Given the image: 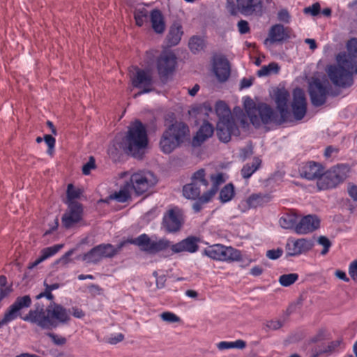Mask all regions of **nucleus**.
<instances>
[{
  "label": "nucleus",
  "mask_w": 357,
  "mask_h": 357,
  "mask_svg": "<svg viewBox=\"0 0 357 357\" xmlns=\"http://www.w3.org/2000/svg\"><path fill=\"white\" fill-rule=\"evenodd\" d=\"M183 34V27L180 23H174L167 35V40L170 45L174 46L179 43Z\"/></svg>",
  "instance_id": "obj_31"
},
{
  "label": "nucleus",
  "mask_w": 357,
  "mask_h": 357,
  "mask_svg": "<svg viewBox=\"0 0 357 357\" xmlns=\"http://www.w3.org/2000/svg\"><path fill=\"white\" fill-rule=\"evenodd\" d=\"M184 220L183 211L178 207H174L164 215L162 225L167 231L176 232L181 229Z\"/></svg>",
  "instance_id": "obj_13"
},
{
  "label": "nucleus",
  "mask_w": 357,
  "mask_h": 357,
  "mask_svg": "<svg viewBox=\"0 0 357 357\" xmlns=\"http://www.w3.org/2000/svg\"><path fill=\"white\" fill-rule=\"evenodd\" d=\"M119 176L122 178L129 177L128 183L138 195L149 192L158 183L157 177L149 171H137L132 174L124 172Z\"/></svg>",
  "instance_id": "obj_5"
},
{
  "label": "nucleus",
  "mask_w": 357,
  "mask_h": 357,
  "mask_svg": "<svg viewBox=\"0 0 357 357\" xmlns=\"http://www.w3.org/2000/svg\"><path fill=\"white\" fill-rule=\"evenodd\" d=\"M294 99L291 104L292 112L295 119L301 120L306 114L307 104L304 91L301 89L294 91Z\"/></svg>",
  "instance_id": "obj_18"
},
{
  "label": "nucleus",
  "mask_w": 357,
  "mask_h": 357,
  "mask_svg": "<svg viewBox=\"0 0 357 357\" xmlns=\"http://www.w3.org/2000/svg\"><path fill=\"white\" fill-rule=\"evenodd\" d=\"M348 193L354 201L357 202V186L351 185L348 188Z\"/></svg>",
  "instance_id": "obj_60"
},
{
  "label": "nucleus",
  "mask_w": 357,
  "mask_h": 357,
  "mask_svg": "<svg viewBox=\"0 0 357 357\" xmlns=\"http://www.w3.org/2000/svg\"><path fill=\"white\" fill-rule=\"evenodd\" d=\"M280 225L284 229H294L296 225V216L294 214L287 213L282 215L279 220Z\"/></svg>",
  "instance_id": "obj_42"
},
{
  "label": "nucleus",
  "mask_w": 357,
  "mask_h": 357,
  "mask_svg": "<svg viewBox=\"0 0 357 357\" xmlns=\"http://www.w3.org/2000/svg\"><path fill=\"white\" fill-rule=\"evenodd\" d=\"M237 127L234 121L230 122H218L217 135L220 141L227 142L231 139V134H235Z\"/></svg>",
  "instance_id": "obj_26"
},
{
  "label": "nucleus",
  "mask_w": 357,
  "mask_h": 357,
  "mask_svg": "<svg viewBox=\"0 0 357 357\" xmlns=\"http://www.w3.org/2000/svg\"><path fill=\"white\" fill-rule=\"evenodd\" d=\"M291 30L287 27H284L281 24L273 25L268 33V38L266 43H271L282 42L291 38Z\"/></svg>",
  "instance_id": "obj_24"
},
{
  "label": "nucleus",
  "mask_w": 357,
  "mask_h": 357,
  "mask_svg": "<svg viewBox=\"0 0 357 357\" xmlns=\"http://www.w3.org/2000/svg\"><path fill=\"white\" fill-rule=\"evenodd\" d=\"M244 107L250 121L255 126H259L261 123L264 124L273 122L280 123L284 121L281 119V116L278 119L273 109L266 103L256 105L252 99L248 98L244 101Z\"/></svg>",
  "instance_id": "obj_4"
},
{
  "label": "nucleus",
  "mask_w": 357,
  "mask_h": 357,
  "mask_svg": "<svg viewBox=\"0 0 357 357\" xmlns=\"http://www.w3.org/2000/svg\"><path fill=\"white\" fill-rule=\"evenodd\" d=\"M335 275L337 278L340 280H342L344 282H349V278L347 276L346 273L341 270H337L335 273Z\"/></svg>",
  "instance_id": "obj_61"
},
{
  "label": "nucleus",
  "mask_w": 357,
  "mask_h": 357,
  "mask_svg": "<svg viewBox=\"0 0 357 357\" xmlns=\"http://www.w3.org/2000/svg\"><path fill=\"white\" fill-rule=\"evenodd\" d=\"M337 185L336 181L331 174L330 170H328L319 178L317 181V186L319 190H326L335 188Z\"/></svg>",
  "instance_id": "obj_34"
},
{
  "label": "nucleus",
  "mask_w": 357,
  "mask_h": 357,
  "mask_svg": "<svg viewBox=\"0 0 357 357\" xmlns=\"http://www.w3.org/2000/svg\"><path fill=\"white\" fill-rule=\"evenodd\" d=\"M198 239L194 236H189L180 242L172 244L170 243V247L172 252L180 253L183 252H188L190 253H194L198 250Z\"/></svg>",
  "instance_id": "obj_21"
},
{
  "label": "nucleus",
  "mask_w": 357,
  "mask_h": 357,
  "mask_svg": "<svg viewBox=\"0 0 357 357\" xmlns=\"http://www.w3.org/2000/svg\"><path fill=\"white\" fill-rule=\"evenodd\" d=\"M123 338L124 335L122 333H114L108 335L106 337V341L111 344H116L121 342Z\"/></svg>",
  "instance_id": "obj_50"
},
{
  "label": "nucleus",
  "mask_w": 357,
  "mask_h": 357,
  "mask_svg": "<svg viewBox=\"0 0 357 357\" xmlns=\"http://www.w3.org/2000/svg\"><path fill=\"white\" fill-rule=\"evenodd\" d=\"M126 243L137 245L142 250L155 254L167 250L170 247V241L165 238L158 239L150 238L146 234H141L137 238L125 241Z\"/></svg>",
  "instance_id": "obj_6"
},
{
  "label": "nucleus",
  "mask_w": 357,
  "mask_h": 357,
  "mask_svg": "<svg viewBox=\"0 0 357 357\" xmlns=\"http://www.w3.org/2000/svg\"><path fill=\"white\" fill-rule=\"evenodd\" d=\"M25 321L36 325L41 329L50 330L54 328V322L48 313V308H36L30 310L29 312L22 317Z\"/></svg>",
  "instance_id": "obj_10"
},
{
  "label": "nucleus",
  "mask_w": 357,
  "mask_h": 357,
  "mask_svg": "<svg viewBox=\"0 0 357 357\" xmlns=\"http://www.w3.org/2000/svg\"><path fill=\"white\" fill-rule=\"evenodd\" d=\"M100 249L98 246L93 248L89 252L84 255L82 259L87 263H96L102 259Z\"/></svg>",
  "instance_id": "obj_44"
},
{
  "label": "nucleus",
  "mask_w": 357,
  "mask_h": 357,
  "mask_svg": "<svg viewBox=\"0 0 357 357\" xmlns=\"http://www.w3.org/2000/svg\"><path fill=\"white\" fill-rule=\"evenodd\" d=\"M270 199L271 197L268 195L254 194L248 198L247 204L249 207L256 208L268 202Z\"/></svg>",
  "instance_id": "obj_37"
},
{
  "label": "nucleus",
  "mask_w": 357,
  "mask_h": 357,
  "mask_svg": "<svg viewBox=\"0 0 357 357\" xmlns=\"http://www.w3.org/2000/svg\"><path fill=\"white\" fill-rule=\"evenodd\" d=\"M204 254L209 258L218 261H239L241 252L232 247L221 244H214L205 248Z\"/></svg>",
  "instance_id": "obj_8"
},
{
  "label": "nucleus",
  "mask_w": 357,
  "mask_h": 357,
  "mask_svg": "<svg viewBox=\"0 0 357 357\" xmlns=\"http://www.w3.org/2000/svg\"><path fill=\"white\" fill-rule=\"evenodd\" d=\"M188 46L192 52L197 53L204 50L206 43L204 38L194 36L190 38Z\"/></svg>",
  "instance_id": "obj_39"
},
{
  "label": "nucleus",
  "mask_w": 357,
  "mask_h": 357,
  "mask_svg": "<svg viewBox=\"0 0 357 357\" xmlns=\"http://www.w3.org/2000/svg\"><path fill=\"white\" fill-rule=\"evenodd\" d=\"M201 197H202V196L199 197V200L197 202H196L195 203H194L192 205V208L195 211V212H196V213L201 211V209L202 208V204L205 203V202H202L201 201Z\"/></svg>",
  "instance_id": "obj_62"
},
{
  "label": "nucleus",
  "mask_w": 357,
  "mask_h": 357,
  "mask_svg": "<svg viewBox=\"0 0 357 357\" xmlns=\"http://www.w3.org/2000/svg\"><path fill=\"white\" fill-rule=\"evenodd\" d=\"M320 226V220L314 215H307L301 219L295 226L298 234H307L313 232Z\"/></svg>",
  "instance_id": "obj_17"
},
{
  "label": "nucleus",
  "mask_w": 357,
  "mask_h": 357,
  "mask_svg": "<svg viewBox=\"0 0 357 357\" xmlns=\"http://www.w3.org/2000/svg\"><path fill=\"white\" fill-rule=\"evenodd\" d=\"M318 243L323 246V250L321 251V254L322 255H326L331 246V243L329 239L326 236H322L319 238Z\"/></svg>",
  "instance_id": "obj_49"
},
{
  "label": "nucleus",
  "mask_w": 357,
  "mask_h": 357,
  "mask_svg": "<svg viewBox=\"0 0 357 357\" xmlns=\"http://www.w3.org/2000/svg\"><path fill=\"white\" fill-rule=\"evenodd\" d=\"M298 279L297 273L283 274L280 276L278 282L283 287H289Z\"/></svg>",
  "instance_id": "obj_46"
},
{
  "label": "nucleus",
  "mask_w": 357,
  "mask_h": 357,
  "mask_svg": "<svg viewBox=\"0 0 357 357\" xmlns=\"http://www.w3.org/2000/svg\"><path fill=\"white\" fill-rule=\"evenodd\" d=\"M289 14L285 10H282L278 13V20L284 22H288L289 20Z\"/></svg>",
  "instance_id": "obj_58"
},
{
  "label": "nucleus",
  "mask_w": 357,
  "mask_h": 357,
  "mask_svg": "<svg viewBox=\"0 0 357 357\" xmlns=\"http://www.w3.org/2000/svg\"><path fill=\"white\" fill-rule=\"evenodd\" d=\"M289 98V92L284 88L278 89L275 93V102L282 121H286L289 116L287 102Z\"/></svg>",
  "instance_id": "obj_22"
},
{
  "label": "nucleus",
  "mask_w": 357,
  "mask_h": 357,
  "mask_svg": "<svg viewBox=\"0 0 357 357\" xmlns=\"http://www.w3.org/2000/svg\"><path fill=\"white\" fill-rule=\"evenodd\" d=\"M313 245L311 239L289 238L286 244V251L289 256H298L310 251Z\"/></svg>",
  "instance_id": "obj_14"
},
{
  "label": "nucleus",
  "mask_w": 357,
  "mask_h": 357,
  "mask_svg": "<svg viewBox=\"0 0 357 357\" xmlns=\"http://www.w3.org/2000/svg\"><path fill=\"white\" fill-rule=\"evenodd\" d=\"M212 185L209 190L204 192L201 197L202 202H208L214 197L218 190V187L220 184L225 182L224 175L222 173H218L211 176Z\"/></svg>",
  "instance_id": "obj_27"
},
{
  "label": "nucleus",
  "mask_w": 357,
  "mask_h": 357,
  "mask_svg": "<svg viewBox=\"0 0 357 357\" xmlns=\"http://www.w3.org/2000/svg\"><path fill=\"white\" fill-rule=\"evenodd\" d=\"M237 25L238 31L241 34H245L249 32L250 27L247 21L241 20L238 22Z\"/></svg>",
  "instance_id": "obj_54"
},
{
  "label": "nucleus",
  "mask_w": 357,
  "mask_h": 357,
  "mask_svg": "<svg viewBox=\"0 0 357 357\" xmlns=\"http://www.w3.org/2000/svg\"><path fill=\"white\" fill-rule=\"evenodd\" d=\"M205 176V171L203 169L194 173L192 177V183L183 187V193L185 197L190 199L199 197L201 194L200 187L206 188L208 186V181Z\"/></svg>",
  "instance_id": "obj_11"
},
{
  "label": "nucleus",
  "mask_w": 357,
  "mask_h": 357,
  "mask_svg": "<svg viewBox=\"0 0 357 357\" xmlns=\"http://www.w3.org/2000/svg\"><path fill=\"white\" fill-rule=\"evenodd\" d=\"M130 80L132 86L142 89L135 97L152 90L153 78L150 70L135 68V72L130 74Z\"/></svg>",
  "instance_id": "obj_12"
},
{
  "label": "nucleus",
  "mask_w": 357,
  "mask_h": 357,
  "mask_svg": "<svg viewBox=\"0 0 357 357\" xmlns=\"http://www.w3.org/2000/svg\"><path fill=\"white\" fill-rule=\"evenodd\" d=\"M44 139H45V143L47 144V145L49 147L48 153L51 154L52 151L55 146L56 140L52 136H51L50 135H45Z\"/></svg>",
  "instance_id": "obj_56"
},
{
  "label": "nucleus",
  "mask_w": 357,
  "mask_h": 357,
  "mask_svg": "<svg viewBox=\"0 0 357 357\" xmlns=\"http://www.w3.org/2000/svg\"><path fill=\"white\" fill-rule=\"evenodd\" d=\"M252 84V81L250 79L243 78L241 82L242 88H248Z\"/></svg>",
  "instance_id": "obj_64"
},
{
  "label": "nucleus",
  "mask_w": 357,
  "mask_h": 357,
  "mask_svg": "<svg viewBox=\"0 0 357 357\" xmlns=\"http://www.w3.org/2000/svg\"><path fill=\"white\" fill-rule=\"evenodd\" d=\"M280 70V66L277 63L272 62L267 66H262L258 71L259 77L268 76L272 73L277 74Z\"/></svg>",
  "instance_id": "obj_43"
},
{
  "label": "nucleus",
  "mask_w": 357,
  "mask_h": 357,
  "mask_svg": "<svg viewBox=\"0 0 357 357\" xmlns=\"http://www.w3.org/2000/svg\"><path fill=\"white\" fill-rule=\"evenodd\" d=\"M131 187L128 182H127L123 187H122L119 192H114L112 197L119 202H125L130 197Z\"/></svg>",
  "instance_id": "obj_41"
},
{
  "label": "nucleus",
  "mask_w": 357,
  "mask_h": 357,
  "mask_svg": "<svg viewBox=\"0 0 357 357\" xmlns=\"http://www.w3.org/2000/svg\"><path fill=\"white\" fill-rule=\"evenodd\" d=\"M234 196V190L231 184L226 185L220 192V199L222 202L230 201Z\"/></svg>",
  "instance_id": "obj_45"
},
{
  "label": "nucleus",
  "mask_w": 357,
  "mask_h": 357,
  "mask_svg": "<svg viewBox=\"0 0 357 357\" xmlns=\"http://www.w3.org/2000/svg\"><path fill=\"white\" fill-rule=\"evenodd\" d=\"M82 194L79 188H75L73 184H69L67 189L68 204L73 202V200L78 198Z\"/></svg>",
  "instance_id": "obj_47"
},
{
  "label": "nucleus",
  "mask_w": 357,
  "mask_h": 357,
  "mask_svg": "<svg viewBox=\"0 0 357 357\" xmlns=\"http://www.w3.org/2000/svg\"><path fill=\"white\" fill-rule=\"evenodd\" d=\"M215 112L219 118L218 122L234 121L231 111L226 103L220 101L215 105Z\"/></svg>",
  "instance_id": "obj_33"
},
{
  "label": "nucleus",
  "mask_w": 357,
  "mask_h": 357,
  "mask_svg": "<svg viewBox=\"0 0 357 357\" xmlns=\"http://www.w3.org/2000/svg\"><path fill=\"white\" fill-rule=\"evenodd\" d=\"M330 88L329 82L326 78H314L309 85V93L313 105L320 106L325 103L327 92Z\"/></svg>",
  "instance_id": "obj_9"
},
{
  "label": "nucleus",
  "mask_w": 357,
  "mask_h": 357,
  "mask_svg": "<svg viewBox=\"0 0 357 357\" xmlns=\"http://www.w3.org/2000/svg\"><path fill=\"white\" fill-rule=\"evenodd\" d=\"M160 318L167 323H176L180 321V318L173 312H165L160 314Z\"/></svg>",
  "instance_id": "obj_48"
},
{
  "label": "nucleus",
  "mask_w": 357,
  "mask_h": 357,
  "mask_svg": "<svg viewBox=\"0 0 357 357\" xmlns=\"http://www.w3.org/2000/svg\"><path fill=\"white\" fill-rule=\"evenodd\" d=\"M245 346V342L242 340H238L234 342L222 341L217 344V348L219 350H226L234 348L242 349H244Z\"/></svg>",
  "instance_id": "obj_40"
},
{
  "label": "nucleus",
  "mask_w": 357,
  "mask_h": 357,
  "mask_svg": "<svg viewBox=\"0 0 357 357\" xmlns=\"http://www.w3.org/2000/svg\"><path fill=\"white\" fill-rule=\"evenodd\" d=\"M119 149L131 154L137 158L139 157L148 145V136L145 126L139 121H135L130 123L126 135L122 139L121 142H118Z\"/></svg>",
  "instance_id": "obj_2"
},
{
  "label": "nucleus",
  "mask_w": 357,
  "mask_h": 357,
  "mask_svg": "<svg viewBox=\"0 0 357 357\" xmlns=\"http://www.w3.org/2000/svg\"><path fill=\"white\" fill-rule=\"evenodd\" d=\"M213 133V126L208 123H204L197 131L196 135L193 137V146H199L206 139L211 137Z\"/></svg>",
  "instance_id": "obj_30"
},
{
  "label": "nucleus",
  "mask_w": 357,
  "mask_h": 357,
  "mask_svg": "<svg viewBox=\"0 0 357 357\" xmlns=\"http://www.w3.org/2000/svg\"><path fill=\"white\" fill-rule=\"evenodd\" d=\"M62 248V244H57L43 249L40 251V257L35 261L30 262L29 264L28 268L33 269L41 262L56 255Z\"/></svg>",
  "instance_id": "obj_28"
},
{
  "label": "nucleus",
  "mask_w": 357,
  "mask_h": 357,
  "mask_svg": "<svg viewBox=\"0 0 357 357\" xmlns=\"http://www.w3.org/2000/svg\"><path fill=\"white\" fill-rule=\"evenodd\" d=\"M12 289L10 287L5 285V287H0V301L3 299L4 297L7 296L10 292Z\"/></svg>",
  "instance_id": "obj_59"
},
{
  "label": "nucleus",
  "mask_w": 357,
  "mask_h": 357,
  "mask_svg": "<svg viewBox=\"0 0 357 357\" xmlns=\"http://www.w3.org/2000/svg\"><path fill=\"white\" fill-rule=\"evenodd\" d=\"M349 54L337 55V65H330L326 73L333 84L340 87H348L354 83V75L357 74V61L351 57H357V39L352 38L347 43Z\"/></svg>",
  "instance_id": "obj_1"
},
{
  "label": "nucleus",
  "mask_w": 357,
  "mask_h": 357,
  "mask_svg": "<svg viewBox=\"0 0 357 357\" xmlns=\"http://www.w3.org/2000/svg\"><path fill=\"white\" fill-rule=\"evenodd\" d=\"M227 9L232 15L238 12L245 16L253 15L261 12V0H236V6L233 0H227Z\"/></svg>",
  "instance_id": "obj_7"
},
{
  "label": "nucleus",
  "mask_w": 357,
  "mask_h": 357,
  "mask_svg": "<svg viewBox=\"0 0 357 357\" xmlns=\"http://www.w3.org/2000/svg\"><path fill=\"white\" fill-rule=\"evenodd\" d=\"M189 139L188 126L183 122L175 121L164 131L160 141V149L164 153L168 154Z\"/></svg>",
  "instance_id": "obj_3"
},
{
  "label": "nucleus",
  "mask_w": 357,
  "mask_h": 357,
  "mask_svg": "<svg viewBox=\"0 0 357 357\" xmlns=\"http://www.w3.org/2000/svg\"><path fill=\"white\" fill-rule=\"evenodd\" d=\"M349 274L351 279L357 282V260L350 263L349 266Z\"/></svg>",
  "instance_id": "obj_51"
},
{
  "label": "nucleus",
  "mask_w": 357,
  "mask_h": 357,
  "mask_svg": "<svg viewBox=\"0 0 357 357\" xmlns=\"http://www.w3.org/2000/svg\"><path fill=\"white\" fill-rule=\"evenodd\" d=\"M320 10V5L318 3H315L311 6L307 7L304 9V13L306 14H310L312 16L317 15Z\"/></svg>",
  "instance_id": "obj_53"
},
{
  "label": "nucleus",
  "mask_w": 357,
  "mask_h": 357,
  "mask_svg": "<svg viewBox=\"0 0 357 357\" xmlns=\"http://www.w3.org/2000/svg\"><path fill=\"white\" fill-rule=\"evenodd\" d=\"M32 301L29 295L17 297L15 301L8 307L5 313L14 321L17 317H22L21 311L31 305Z\"/></svg>",
  "instance_id": "obj_16"
},
{
  "label": "nucleus",
  "mask_w": 357,
  "mask_h": 357,
  "mask_svg": "<svg viewBox=\"0 0 357 357\" xmlns=\"http://www.w3.org/2000/svg\"><path fill=\"white\" fill-rule=\"evenodd\" d=\"M82 218V207L77 202L68 203V208L62 217V223L66 228L73 227L79 222Z\"/></svg>",
  "instance_id": "obj_15"
},
{
  "label": "nucleus",
  "mask_w": 357,
  "mask_h": 357,
  "mask_svg": "<svg viewBox=\"0 0 357 357\" xmlns=\"http://www.w3.org/2000/svg\"><path fill=\"white\" fill-rule=\"evenodd\" d=\"M213 71L218 81L225 82L230 75V66L227 59L219 56L213 59Z\"/></svg>",
  "instance_id": "obj_20"
},
{
  "label": "nucleus",
  "mask_w": 357,
  "mask_h": 357,
  "mask_svg": "<svg viewBox=\"0 0 357 357\" xmlns=\"http://www.w3.org/2000/svg\"><path fill=\"white\" fill-rule=\"evenodd\" d=\"M47 335L52 339V340L56 344H63L66 342V339L62 337H59L54 333H47Z\"/></svg>",
  "instance_id": "obj_57"
},
{
  "label": "nucleus",
  "mask_w": 357,
  "mask_h": 357,
  "mask_svg": "<svg viewBox=\"0 0 357 357\" xmlns=\"http://www.w3.org/2000/svg\"><path fill=\"white\" fill-rule=\"evenodd\" d=\"M126 244V242L124 241L120 243L116 248L111 244H101L98 245V247L100 249L99 250L102 258H105L114 256Z\"/></svg>",
  "instance_id": "obj_35"
},
{
  "label": "nucleus",
  "mask_w": 357,
  "mask_h": 357,
  "mask_svg": "<svg viewBox=\"0 0 357 357\" xmlns=\"http://www.w3.org/2000/svg\"><path fill=\"white\" fill-rule=\"evenodd\" d=\"M281 249L270 250L266 252V257L271 259H277L282 255Z\"/></svg>",
  "instance_id": "obj_55"
},
{
  "label": "nucleus",
  "mask_w": 357,
  "mask_h": 357,
  "mask_svg": "<svg viewBox=\"0 0 357 357\" xmlns=\"http://www.w3.org/2000/svg\"><path fill=\"white\" fill-rule=\"evenodd\" d=\"M337 184H340L349 176L350 168L348 165L341 164L329 169Z\"/></svg>",
  "instance_id": "obj_32"
},
{
  "label": "nucleus",
  "mask_w": 357,
  "mask_h": 357,
  "mask_svg": "<svg viewBox=\"0 0 357 357\" xmlns=\"http://www.w3.org/2000/svg\"><path fill=\"white\" fill-rule=\"evenodd\" d=\"M47 308L50 317L54 322V328H56L58 324H66L70 321V313L62 305L52 303Z\"/></svg>",
  "instance_id": "obj_19"
},
{
  "label": "nucleus",
  "mask_w": 357,
  "mask_h": 357,
  "mask_svg": "<svg viewBox=\"0 0 357 357\" xmlns=\"http://www.w3.org/2000/svg\"><path fill=\"white\" fill-rule=\"evenodd\" d=\"M176 65V56L172 52H163L158 60L159 74L166 75L173 71Z\"/></svg>",
  "instance_id": "obj_23"
},
{
  "label": "nucleus",
  "mask_w": 357,
  "mask_h": 357,
  "mask_svg": "<svg viewBox=\"0 0 357 357\" xmlns=\"http://www.w3.org/2000/svg\"><path fill=\"white\" fill-rule=\"evenodd\" d=\"M261 160L258 158H256L252 162V164H246L243 166L241 169V174L243 178H250L259 167L261 165Z\"/></svg>",
  "instance_id": "obj_38"
},
{
  "label": "nucleus",
  "mask_w": 357,
  "mask_h": 357,
  "mask_svg": "<svg viewBox=\"0 0 357 357\" xmlns=\"http://www.w3.org/2000/svg\"><path fill=\"white\" fill-rule=\"evenodd\" d=\"M95 160L91 157L89 162H87L82 167V172L85 175H88L90 174L91 171L95 169Z\"/></svg>",
  "instance_id": "obj_52"
},
{
  "label": "nucleus",
  "mask_w": 357,
  "mask_h": 357,
  "mask_svg": "<svg viewBox=\"0 0 357 357\" xmlns=\"http://www.w3.org/2000/svg\"><path fill=\"white\" fill-rule=\"evenodd\" d=\"M323 172L321 165L315 162L310 161L303 164L301 169L300 173L301 176L312 180L319 178Z\"/></svg>",
  "instance_id": "obj_25"
},
{
  "label": "nucleus",
  "mask_w": 357,
  "mask_h": 357,
  "mask_svg": "<svg viewBox=\"0 0 357 357\" xmlns=\"http://www.w3.org/2000/svg\"><path fill=\"white\" fill-rule=\"evenodd\" d=\"M149 19L153 30L156 33H163L165 30L166 25L162 13L158 9H154L150 13Z\"/></svg>",
  "instance_id": "obj_29"
},
{
  "label": "nucleus",
  "mask_w": 357,
  "mask_h": 357,
  "mask_svg": "<svg viewBox=\"0 0 357 357\" xmlns=\"http://www.w3.org/2000/svg\"><path fill=\"white\" fill-rule=\"evenodd\" d=\"M150 18V13L144 6L137 7L134 12L135 24L138 26H142L147 24Z\"/></svg>",
  "instance_id": "obj_36"
},
{
  "label": "nucleus",
  "mask_w": 357,
  "mask_h": 357,
  "mask_svg": "<svg viewBox=\"0 0 357 357\" xmlns=\"http://www.w3.org/2000/svg\"><path fill=\"white\" fill-rule=\"evenodd\" d=\"M73 315L76 318H82L84 316V312L79 308H73Z\"/></svg>",
  "instance_id": "obj_63"
}]
</instances>
